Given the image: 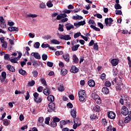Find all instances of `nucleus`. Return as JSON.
I'll return each instance as SVG.
<instances>
[{"instance_id": "obj_12", "label": "nucleus", "mask_w": 131, "mask_h": 131, "mask_svg": "<svg viewBox=\"0 0 131 131\" xmlns=\"http://www.w3.org/2000/svg\"><path fill=\"white\" fill-rule=\"evenodd\" d=\"M88 84L91 88H94V86L96 85V83L95 82V81L94 80L91 79L89 80Z\"/></svg>"}, {"instance_id": "obj_29", "label": "nucleus", "mask_w": 131, "mask_h": 131, "mask_svg": "<svg viewBox=\"0 0 131 131\" xmlns=\"http://www.w3.org/2000/svg\"><path fill=\"white\" fill-rule=\"evenodd\" d=\"M124 121L125 123H128V122L130 121V117L129 116L126 117Z\"/></svg>"}, {"instance_id": "obj_17", "label": "nucleus", "mask_w": 131, "mask_h": 131, "mask_svg": "<svg viewBox=\"0 0 131 131\" xmlns=\"http://www.w3.org/2000/svg\"><path fill=\"white\" fill-rule=\"evenodd\" d=\"M73 63H74V64H77V63H78L79 62L78 58H77V56H76V55L74 54L73 55Z\"/></svg>"}, {"instance_id": "obj_25", "label": "nucleus", "mask_w": 131, "mask_h": 131, "mask_svg": "<svg viewBox=\"0 0 131 131\" xmlns=\"http://www.w3.org/2000/svg\"><path fill=\"white\" fill-rule=\"evenodd\" d=\"M73 20H81V19H83L82 16L77 15V16H73Z\"/></svg>"}, {"instance_id": "obj_27", "label": "nucleus", "mask_w": 131, "mask_h": 131, "mask_svg": "<svg viewBox=\"0 0 131 131\" xmlns=\"http://www.w3.org/2000/svg\"><path fill=\"white\" fill-rule=\"evenodd\" d=\"M51 42L53 43V45H60V42L56 39L51 40Z\"/></svg>"}, {"instance_id": "obj_47", "label": "nucleus", "mask_w": 131, "mask_h": 131, "mask_svg": "<svg viewBox=\"0 0 131 131\" xmlns=\"http://www.w3.org/2000/svg\"><path fill=\"white\" fill-rule=\"evenodd\" d=\"M32 74L34 77H37V75H38V73L37 72V71H34L32 72Z\"/></svg>"}, {"instance_id": "obj_52", "label": "nucleus", "mask_w": 131, "mask_h": 131, "mask_svg": "<svg viewBox=\"0 0 131 131\" xmlns=\"http://www.w3.org/2000/svg\"><path fill=\"white\" fill-rule=\"evenodd\" d=\"M115 14L116 15H122V12L121 11V10H116L115 11Z\"/></svg>"}, {"instance_id": "obj_16", "label": "nucleus", "mask_w": 131, "mask_h": 131, "mask_svg": "<svg viewBox=\"0 0 131 131\" xmlns=\"http://www.w3.org/2000/svg\"><path fill=\"white\" fill-rule=\"evenodd\" d=\"M70 71L73 73H77V72H78V69H77L75 66H72Z\"/></svg>"}, {"instance_id": "obj_11", "label": "nucleus", "mask_w": 131, "mask_h": 131, "mask_svg": "<svg viewBox=\"0 0 131 131\" xmlns=\"http://www.w3.org/2000/svg\"><path fill=\"white\" fill-rule=\"evenodd\" d=\"M65 27H66L67 30H71V29H73V28H74V26L70 23L66 24L65 25Z\"/></svg>"}, {"instance_id": "obj_22", "label": "nucleus", "mask_w": 131, "mask_h": 131, "mask_svg": "<svg viewBox=\"0 0 131 131\" xmlns=\"http://www.w3.org/2000/svg\"><path fill=\"white\" fill-rule=\"evenodd\" d=\"M111 63H112V65H113V66H116V65H117V64H118V60L117 59H113L111 61Z\"/></svg>"}, {"instance_id": "obj_28", "label": "nucleus", "mask_w": 131, "mask_h": 131, "mask_svg": "<svg viewBox=\"0 0 131 131\" xmlns=\"http://www.w3.org/2000/svg\"><path fill=\"white\" fill-rule=\"evenodd\" d=\"M68 72V71H67V70H66L65 69H63L61 71V74H62V75H66V74H67Z\"/></svg>"}, {"instance_id": "obj_51", "label": "nucleus", "mask_w": 131, "mask_h": 131, "mask_svg": "<svg viewBox=\"0 0 131 131\" xmlns=\"http://www.w3.org/2000/svg\"><path fill=\"white\" fill-rule=\"evenodd\" d=\"M51 127H55V126H57V123L55 121H53L51 123Z\"/></svg>"}, {"instance_id": "obj_34", "label": "nucleus", "mask_w": 131, "mask_h": 131, "mask_svg": "<svg viewBox=\"0 0 131 131\" xmlns=\"http://www.w3.org/2000/svg\"><path fill=\"white\" fill-rule=\"evenodd\" d=\"M0 26L2 28H6L7 27V24L5 21L0 23Z\"/></svg>"}, {"instance_id": "obj_58", "label": "nucleus", "mask_w": 131, "mask_h": 131, "mask_svg": "<svg viewBox=\"0 0 131 131\" xmlns=\"http://www.w3.org/2000/svg\"><path fill=\"white\" fill-rule=\"evenodd\" d=\"M78 24H79V26H81V25H85V21L84 20H83V21H79L78 23Z\"/></svg>"}, {"instance_id": "obj_9", "label": "nucleus", "mask_w": 131, "mask_h": 131, "mask_svg": "<svg viewBox=\"0 0 131 131\" xmlns=\"http://www.w3.org/2000/svg\"><path fill=\"white\" fill-rule=\"evenodd\" d=\"M43 93L46 96H49L51 94V89L49 88H46L43 90Z\"/></svg>"}, {"instance_id": "obj_15", "label": "nucleus", "mask_w": 131, "mask_h": 131, "mask_svg": "<svg viewBox=\"0 0 131 131\" xmlns=\"http://www.w3.org/2000/svg\"><path fill=\"white\" fill-rule=\"evenodd\" d=\"M68 122H70V121L69 120H68V121H64V120H62V121H61L60 122V128H63V125H66V124H67V123Z\"/></svg>"}, {"instance_id": "obj_31", "label": "nucleus", "mask_w": 131, "mask_h": 131, "mask_svg": "<svg viewBox=\"0 0 131 131\" xmlns=\"http://www.w3.org/2000/svg\"><path fill=\"white\" fill-rule=\"evenodd\" d=\"M3 124L4 125L7 126L9 125V124H10V121L7 119L4 120Z\"/></svg>"}, {"instance_id": "obj_19", "label": "nucleus", "mask_w": 131, "mask_h": 131, "mask_svg": "<svg viewBox=\"0 0 131 131\" xmlns=\"http://www.w3.org/2000/svg\"><path fill=\"white\" fill-rule=\"evenodd\" d=\"M7 69L11 72H15V69L14 68L13 66H12L11 65H7Z\"/></svg>"}, {"instance_id": "obj_26", "label": "nucleus", "mask_w": 131, "mask_h": 131, "mask_svg": "<svg viewBox=\"0 0 131 131\" xmlns=\"http://www.w3.org/2000/svg\"><path fill=\"white\" fill-rule=\"evenodd\" d=\"M78 96H83L85 97V91L82 90L78 92Z\"/></svg>"}, {"instance_id": "obj_59", "label": "nucleus", "mask_w": 131, "mask_h": 131, "mask_svg": "<svg viewBox=\"0 0 131 131\" xmlns=\"http://www.w3.org/2000/svg\"><path fill=\"white\" fill-rule=\"evenodd\" d=\"M9 58H10V55L8 54H5L4 55L5 60H9Z\"/></svg>"}, {"instance_id": "obj_33", "label": "nucleus", "mask_w": 131, "mask_h": 131, "mask_svg": "<svg viewBox=\"0 0 131 131\" xmlns=\"http://www.w3.org/2000/svg\"><path fill=\"white\" fill-rule=\"evenodd\" d=\"M121 6L119 4H116L115 5V9L116 10H120L121 9Z\"/></svg>"}, {"instance_id": "obj_10", "label": "nucleus", "mask_w": 131, "mask_h": 131, "mask_svg": "<svg viewBox=\"0 0 131 131\" xmlns=\"http://www.w3.org/2000/svg\"><path fill=\"white\" fill-rule=\"evenodd\" d=\"M107 116L108 118H110L111 119H115L116 117L115 113H114L113 112H110L107 115Z\"/></svg>"}, {"instance_id": "obj_49", "label": "nucleus", "mask_w": 131, "mask_h": 131, "mask_svg": "<svg viewBox=\"0 0 131 131\" xmlns=\"http://www.w3.org/2000/svg\"><path fill=\"white\" fill-rule=\"evenodd\" d=\"M43 117H40L38 119V121L39 123H42V122H43Z\"/></svg>"}, {"instance_id": "obj_43", "label": "nucleus", "mask_w": 131, "mask_h": 131, "mask_svg": "<svg viewBox=\"0 0 131 131\" xmlns=\"http://www.w3.org/2000/svg\"><path fill=\"white\" fill-rule=\"evenodd\" d=\"M100 78H101V79H102V80H104V79H106V74L105 73H102L100 76Z\"/></svg>"}, {"instance_id": "obj_42", "label": "nucleus", "mask_w": 131, "mask_h": 131, "mask_svg": "<svg viewBox=\"0 0 131 131\" xmlns=\"http://www.w3.org/2000/svg\"><path fill=\"white\" fill-rule=\"evenodd\" d=\"M116 91L120 92L121 91V85L119 84H117L116 85Z\"/></svg>"}, {"instance_id": "obj_13", "label": "nucleus", "mask_w": 131, "mask_h": 131, "mask_svg": "<svg viewBox=\"0 0 131 131\" xmlns=\"http://www.w3.org/2000/svg\"><path fill=\"white\" fill-rule=\"evenodd\" d=\"M31 55V56H33V57H34V58H35L36 59H39L41 58L40 55H39V54H38V53L32 52Z\"/></svg>"}, {"instance_id": "obj_30", "label": "nucleus", "mask_w": 131, "mask_h": 131, "mask_svg": "<svg viewBox=\"0 0 131 131\" xmlns=\"http://www.w3.org/2000/svg\"><path fill=\"white\" fill-rule=\"evenodd\" d=\"M64 26L63 25H59V28H58V30L59 31H60L61 32H63L64 31V29L63 28V27Z\"/></svg>"}, {"instance_id": "obj_14", "label": "nucleus", "mask_w": 131, "mask_h": 131, "mask_svg": "<svg viewBox=\"0 0 131 131\" xmlns=\"http://www.w3.org/2000/svg\"><path fill=\"white\" fill-rule=\"evenodd\" d=\"M102 92L103 94H104V95H108L109 94V89H108L107 87H103L102 90Z\"/></svg>"}, {"instance_id": "obj_46", "label": "nucleus", "mask_w": 131, "mask_h": 131, "mask_svg": "<svg viewBox=\"0 0 131 131\" xmlns=\"http://www.w3.org/2000/svg\"><path fill=\"white\" fill-rule=\"evenodd\" d=\"M50 120H51V118L47 117L45 119V123H46V124H49V123H50Z\"/></svg>"}, {"instance_id": "obj_39", "label": "nucleus", "mask_w": 131, "mask_h": 131, "mask_svg": "<svg viewBox=\"0 0 131 131\" xmlns=\"http://www.w3.org/2000/svg\"><path fill=\"white\" fill-rule=\"evenodd\" d=\"M27 17H30L31 18H36V17H37V15L29 14L27 15Z\"/></svg>"}, {"instance_id": "obj_5", "label": "nucleus", "mask_w": 131, "mask_h": 131, "mask_svg": "<svg viewBox=\"0 0 131 131\" xmlns=\"http://www.w3.org/2000/svg\"><path fill=\"white\" fill-rule=\"evenodd\" d=\"M48 106L49 108L51 110H48V112H52V111H54V110H55V108H56V106H55V103H54L53 102L49 103Z\"/></svg>"}, {"instance_id": "obj_40", "label": "nucleus", "mask_w": 131, "mask_h": 131, "mask_svg": "<svg viewBox=\"0 0 131 131\" xmlns=\"http://www.w3.org/2000/svg\"><path fill=\"white\" fill-rule=\"evenodd\" d=\"M101 123L102 125H107V120H106V119H102L101 120Z\"/></svg>"}, {"instance_id": "obj_18", "label": "nucleus", "mask_w": 131, "mask_h": 131, "mask_svg": "<svg viewBox=\"0 0 131 131\" xmlns=\"http://www.w3.org/2000/svg\"><path fill=\"white\" fill-rule=\"evenodd\" d=\"M47 100L49 101V102L53 103V102L55 101V97H54L53 95H49L47 97Z\"/></svg>"}, {"instance_id": "obj_48", "label": "nucleus", "mask_w": 131, "mask_h": 131, "mask_svg": "<svg viewBox=\"0 0 131 131\" xmlns=\"http://www.w3.org/2000/svg\"><path fill=\"white\" fill-rule=\"evenodd\" d=\"M58 90L59 92H63V91H64V86H63L62 85H60L59 86Z\"/></svg>"}, {"instance_id": "obj_54", "label": "nucleus", "mask_w": 131, "mask_h": 131, "mask_svg": "<svg viewBox=\"0 0 131 131\" xmlns=\"http://www.w3.org/2000/svg\"><path fill=\"white\" fill-rule=\"evenodd\" d=\"M105 86H107V88L111 86V82H110V81H106L105 83Z\"/></svg>"}, {"instance_id": "obj_60", "label": "nucleus", "mask_w": 131, "mask_h": 131, "mask_svg": "<svg viewBox=\"0 0 131 131\" xmlns=\"http://www.w3.org/2000/svg\"><path fill=\"white\" fill-rule=\"evenodd\" d=\"M39 7L41 9H45L46 8V4H45V3H40L39 4Z\"/></svg>"}, {"instance_id": "obj_61", "label": "nucleus", "mask_w": 131, "mask_h": 131, "mask_svg": "<svg viewBox=\"0 0 131 131\" xmlns=\"http://www.w3.org/2000/svg\"><path fill=\"white\" fill-rule=\"evenodd\" d=\"M33 66H34V67H37L38 66H39V64L36 61H35L33 62Z\"/></svg>"}, {"instance_id": "obj_6", "label": "nucleus", "mask_w": 131, "mask_h": 131, "mask_svg": "<svg viewBox=\"0 0 131 131\" xmlns=\"http://www.w3.org/2000/svg\"><path fill=\"white\" fill-rule=\"evenodd\" d=\"M41 48H49V49L50 50H52V51H57V49L54 48V47H50V45H49V44H45V43H43L41 45Z\"/></svg>"}, {"instance_id": "obj_23", "label": "nucleus", "mask_w": 131, "mask_h": 131, "mask_svg": "<svg viewBox=\"0 0 131 131\" xmlns=\"http://www.w3.org/2000/svg\"><path fill=\"white\" fill-rule=\"evenodd\" d=\"M79 47H80V45H79V44L73 46V47H72V51L73 52H76V51H77V50H78V48Z\"/></svg>"}, {"instance_id": "obj_20", "label": "nucleus", "mask_w": 131, "mask_h": 131, "mask_svg": "<svg viewBox=\"0 0 131 131\" xmlns=\"http://www.w3.org/2000/svg\"><path fill=\"white\" fill-rule=\"evenodd\" d=\"M93 111H95V112H100V111H101V108H100V106L99 105L95 106L93 108Z\"/></svg>"}, {"instance_id": "obj_36", "label": "nucleus", "mask_w": 131, "mask_h": 131, "mask_svg": "<svg viewBox=\"0 0 131 131\" xmlns=\"http://www.w3.org/2000/svg\"><path fill=\"white\" fill-rule=\"evenodd\" d=\"M10 62H11V63H18V58L15 57L14 58H12L10 60Z\"/></svg>"}, {"instance_id": "obj_53", "label": "nucleus", "mask_w": 131, "mask_h": 131, "mask_svg": "<svg viewBox=\"0 0 131 131\" xmlns=\"http://www.w3.org/2000/svg\"><path fill=\"white\" fill-rule=\"evenodd\" d=\"M34 84H35V81H34V80H32V81L29 82V86H33Z\"/></svg>"}, {"instance_id": "obj_57", "label": "nucleus", "mask_w": 131, "mask_h": 131, "mask_svg": "<svg viewBox=\"0 0 131 131\" xmlns=\"http://www.w3.org/2000/svg\"><path fill=\"white\" fill-rule=\"evenodd\" d=\"M96 16L99 18V19H102V18H103V16H102V15L97 13L96 14L94 15V17H96Z\"/></svg>"}, {"instance_id": "obj_8", "label": "nucleus", "mask_w": 131, "mask_h": 131, "mask_svg": "<svg viewBox=\"0 0 131 131\" xmlns=\"http://www.w3.org/2000/svg\"><path fill=\"white\" fill-rule=\"evenodd\" d=\"M62 57L66 62H70V55L69 54H65L62 55Z\"/></svg>"}, {"instance_id": "obj_32", "label": "nucleus", "mask_w": 131, "mask_h": 131, "mask_svg": "<svg viewBox=\"0 0 131 131\" xmlns=\"http://www.w3.org/2000/svg\"><path fill=\"white\" fill-rule=\"evenodd\" d=\"M81 32H77L74 35V38H77V37H79V36H81Z\"/></svg>"}, {"instance_id": "obj_45", "label": "nucleus", "mask_w": 131, "mask_h": 131, "mask_svg": "<svg viewBox=\"0 0 131 131\" xmlns=\"http://www.w3.org/2000/svg\"><path fill=\"white\" fill-rule=\"evenodd\" d=\"M78 97L79 101H80L81 102L84 101V98H85V96L78 95Z\"/></svg>"}, {"instance_id": "obj_24", "label": "nucleus", "mask_w": 131, "mask_h": 131, "mask_svg": "<svg viewBox=\"0 0 131 131\" xmlns=\"http://www.w3.org/2000/svg\"><path fill=\"white\" fill-rule=\"evenodd\" d=\"M18 72L21 75H27V73L25 70H24L23 69L19 70Z\"/></svg>"}, {"instance_id": "obj_63", "label": "nucleus", "mask_w": 131, "mask_h": 131, "mask_svg": "<svg viewBox=\"0 0 131 131\" xmlns=\"http://www.w3.org/2000/svg\"><path fill=\"white\" fill-rule=\"evenodd\" d=\"M53 121H54V122H59L60 121V119H59L57 117H55L53 118Z\"/></svg>"}, {"instance_id": "obj_4", "label": "nucleus", "mask_w": 131, "mask_h": 131, "mask_svg": "<svg viewBox=\"0 0 131 131\" xmlns=\"http://www.w3.org/2000/svg\"><path fill=\"white\" fill-rule=\"evenodd\" d=\"M114 20L112 18H106L104 20V23L106 24V25H108V26H111V25L112 24V22H113Z\"/></svg>"}, {"instance_id": "obj_55", "label": "nucleus", "mask_w": 131, "mask_h": 131, "mask_svg": "<svg viewBox=\"0 0 131 131\" xmlns=\"http://www.w3.org/2000/svg\"><path fill=\"white\" fill-rule=\"evenodd\" d=\"M30 97V95L29 94V92L28 91L27 92L26 96L25 97V99L26 100H29Z\"/></svg>"}, {"instance_id": "obj_44", "label": "nucleus", "mask_w": 131, "mask_h": 131, "mask_svg": "<svg viewBox=\"0 0 131 131\" xmlns=\"http://www.w3.org/2000/svg\"><path fill=\"white\" fill-rule=\"evenodd\" d=\"M89 24H90V25H96V23L95 22V20H93V19H90L89 21Z\"/></svg>"}, {"instance_id": "obj_3", "label": "nucleus", "mask_w": 131, "mask_h": 131, "mask_svg": "<svg viewBox=\"0 0 131 131\" xmlns=\"http://www.w3.org/2000/svg\"><path fill=\"white\" fill-rule=\"evenodd\" d=\"M59 38L63 40H70L71 39V37L69 35H59Z\"/></svg>"}, {"instance_id": "obj_50", "label": "nucleus", "mask_w": 131, "mask_h": 131, "mask_svg": "<svg viewBox=\"0 0 131 131\" xmlns=\"http://www.w3.org/2000/svg\"><path fill=\"white\" fill-rule=\"evenodd\" d=\"M42 59L43 61H46L47 59H48V55H47L46 54H42Z\"/></svg>"}, {"instance_id": "obj_35", "label": "nucleus", "mask_w": 131, "mask_h": 131, "mask_svg": "<svg viewBox=\"0 0 131 131\" xmlns=\"http://www.w3.org/2000/svg\"><path fill=\"white\" fill-rule=\"evenodd\" d=\"M90 27L94 29V30H95V31H100V28H97L96 26L94 25H91Z\"/></svg>"}, {"instance_id": "obj_64", "label": "nucleus", "mask_w": 131, "mask_h": 131, "mask_svg": "<svg viewBox=\"0 0 131 131\" xmlns=\"http://www.w3.org/2000/svg\"><path fill=\"white\" fill-rule=\"evenodd\" d=\"M112 126L110 125L107 127V129H106V131H112Z\"/></svg>"}, {"instance_id": "obj_56", "label": "nucleus", "mask_w": 131, "mask_h": 131, "mask_svg": "<svg viewBox=\"0 0 131 131\" xmlns=\"http://www.w3.org/2000/svg\"><path fill=\"white\" fill-rule=\"evenodd\" d=\"M43 91V87L42 86H39L37 88V92L39 93H41Z\"/></svg>"}, {"instance_id": "obj_7", "label": "nucleus", "mask_w": 131, "mask_h": 131, "mask_svg": "<svg viewBox=\"0 0 131 131\" xmlns=\"http://www.w3.org/2000/svg\"><path fill=\"white\" fill-rule=\"evenodd\" d=\"M123 99L124 100V102L126 106H129V105H130V103L129 102V99L127 95L124 96V99Z\"/></svg>"}, {"instance_id": "obj_38", "label": "nucleus", "mask_w": 131, "mask_h": 131, "mask_svg": "<svg viewBox=\"0 0 131 131\" xmlns=\"http://www.w3.org/2000/svg\"><path fill=\"white\" fill-rule=\"evenodd\" d=\"M39 46H40L39 42H36L34 45V48H35V49H38L39 48Z\"/></svg>"}, {"instance_id": "obj_37", "label": "nucleus", "mask_w": 131, "mask_h": 131, "mask_svg": "<svg viewBox=\"0 0 131 131\" xmlns=\"http://www.w3.org/2000/svg\"><path fill=\"white\" fill-rule=\"evenodd\" d=\"M47 6L48 7V8H52V7H53L54 5L52 4V2L49 1L47 3Z\"/></svg>"}, {"instance_id": "obj_21", "label": "nucleus", "mask_w": 131, "mask_h": 131, "mask_svg": "<svg viewBox=\"0 0 131 131\" xmlns=\"http://www.w3.org/2000/svg\"><path fill=\"white\" fill-rule=\"evenodd\" d=\"M71 115L72 116V117H73V118H75V117H76V110H72L71 112Z\"/></svg>"}, {"instance_id": "obj_62", "label": "nucleus", "mask_w": 131, "mask_h": 131, "mask_svg": "<svg viewBox=\"0 0 131 131\" xmlns=\"http://www.w3.org/2000/svg\"><path fill=\"white\" fill-rule=\"evenodd\" d=\"M47 65L49 67H52L54 65V63L51 61H48Z\"/></svg>"}, {"instance_id": "obj_2", "label": "nucleus", "mask_w": 131, "mask_h": 131, "mask_svg": "<svg viewBox=\"0 0 131 131\" xmlns=\"http://www.w3.org/2000/svg\"><path fill=\"white\" fill-rule=\"evenodd\" d=\"M121 113V114H122V115L126 116V115L128 114V108H127V107H126V106L122 107Z\"/></svg>"}, {"instance_id": "obj_1", "label": "nucleus", "mask_w": 131, "mask_h": 131, "mask_svg": "<svg viewBox=\"0 0 131 131\" xmlns=\"http://www.w3.org/2000/svg\"><path fill=\"white\" fill-rule=\"evenodd\" d=\"M33 96L34 98V101L36 103H41V101H42V99L41 97H39V94H38V93L35 92L33 94Z\"/></svg>"}, {"instance_id": "obj_41", "label": "nucleus", "mask_w": 131, "mask_h": 131, "mask_svg": "<svg viewBox=\"0 0 131 131\" xmlns=\"http://www.w3.org/2000/svg\"><path fill=\"white\" fill-rule=\"evenodd\" d=\"M95 97H96V103H97V104H101V102H102L101 101V99H100V98H99V96L95 95Z\"/></svg>"}]
</instances>
